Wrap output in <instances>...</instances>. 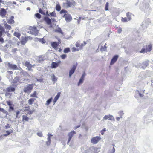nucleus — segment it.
Here are the masks:
<instances>
[{
	"label": "nucleus",
	"mask_w": 153,
	"mask_h": 153,
	"mask_svg": "<svg viewBox=\"0 0 153 153\" xmlns=\"http://www.w3.org/2000/svg\"><path fill=\"white\" fill-rule=\"evenodd\" d=\"M52 135L51 134H50L48 135V137L47 138L48 140L46 142V144L47 146H49L50 145L51 143V136H52Z\"/></svg>",
	"instance_id": "23"
},
{
	"label": "nucleus",
	"mask_w": 153,
	"mask_h": 153,
	"mask_svg": "<svg viewBox=\"0 0 153 153\" xmlns=\"http://www.w3.org/2000/svg\"><path fill=\"white\" fill-rule=\"evenodd\" d=\"M76 133L75 131H72L71 132H69L68 134V136H69V138L68 140V143H69L71 141L72 137Z\"/></svg>",
	"instance_id": "13"
},
{
	"label": "nucleus",
	"mask_w": 153,
	"mask_h": 153,
	"mask_svg": "<svg viewBox=\"0 0 153 153\" xmlns=\"http://www.w3.org/2000/svg\"><path fill=\"white\" fill-rule=\"evenodd\" d=\"M22 121H28L29 120V118L28 117H27V116L25 115H23L22 116Z\"/></svg>",
	"instance_id": "25"
},
{
	"label": "nucleus",
	"mask_w": 153,
	"mask_h": 153,
	"mask_svg": "<svg viewBox=\"0 0 153 153\" xmlns=\"http://www.w3.org/2000/svg\"><path fill=\"white\" fill-rule=\"evenodd\" d=\"M39 13L42 14H45V13L43 12V10L41 8L39 9Z\"/></svg>",
	"instance_id": "51"
},
{
	"label": "nucleus",
	"mask_w": 153,
	"mask_h": 153,
	"mask_svg": "<svg viewBox=\"0 0 153 153\" xmlns=\"http://www.w3.org/2000/svg\"><path fill=\"white\" fill-rule=\"evenodd\" d=\"M72 51L73 52H74L76 51H79V49H78V48H76L75 47H73L72 49Z\"/></svg>",
	"instance_id": "49"
},
{
	"label": "nucleus",
	"mask_w": 153,
	"mask_h": 153,
	"mask_svg": "<svg viewBox=\"0 0 153 153\" xmlns=\"http://www.w3.org/2000/svg\"><path fill=\"white\" fill-rule=\"evenodd\" d=\"M33 88V84H28L25 87L23 91L26 93H30L31 91Z\"/></svg>",
	"instance_id": "4"
},
{
	"label": "nucleus",
	"mask_w": 153,
	"mask_h": 153,
	"mask_svg": "<svg viewBox=\"0 0 153 153\" xmlns=\"http://www.w3.org/2000/svg\"><path fill=\"white\" fill-rule=\"evenodd\" d=\"M30 107L29 105H27L24 107V111H28L27 114H31L34 111V110H30Z\"/></svg>",
	"instance_id": "8"
},
{
	"label": "nucleus",
	"mask_w": 153,
	"mask_h": 153,
	"mask_svg": "<svg viewBox=\"0 0 153 153\" xmlns=\"http://www.w3.org/2000/svg\"><path fill=\"white\" fill-rule=\"evenodd\" d=\"M85 74L84 73L82 75V76L81 77L80 79V80L78 83V86L79 85L81 84L83 82L84 79V76H85Z\"/></svg>",
	"instance_id": "21"
},
{
	"label": "nucleus",
	"mask_w": 153,
	"mask_h": 153,
	"mask_svg": "<svg viewBox=\"0 0 153 153\" xmlns=\"http://www.w3.org/2000/svg\"><path fill=\"white\" fill-rule=\"evenodd\" d=\"M21 71L19 73L20 75L19 76H16L15 77L14 79L13 80V84H16L17 82L22 83H23L25 81H27L29 80L28 79H27L23 77L24 76V71L20 67Z\"/></svg>",
	"instance_id": "1"
},
{
	"label": "nucleus",
	"mask_w": 153,
	"mask_h": 153,
	"mask_svg": "<svg viewBox=\"0 0 153 153\" xmlns=\"http://www.w3.org/2000/svg\"><path fill=\"white\" fill-rule=\"evenodd\" d=\"M70 51V50L69 48H65L64 50V52L65 53H68Z\"/></svg>",
	"instance_id": "34"
},
{
	"label": "nucleus",
	"mask_w": 153,
	"mask_h": 153,
	"mask_svg": "<svg viewBox=\"0 0 153 153\" xmlns=\"http://www.w3.org/2000/svg\"><path fill=\"white\" fill-rule=\"evenodd\" d=\"M5 128H6L7 129L8 128H10V126L9 124H7V125L5 126Z\"/></svg>",
	"instance_id": "58"
},
{
	"label": "nucleus",
	"mask_w": 153,
	"mask_h": 153,
	"mask_svg": "<svg viewBox=\"0 0 153 153\" xmlns=\"http://www.w3.org/2000/svg\"><path fill=\"white\" fill-rule=\"evenodd\" d=\"M6 103L9 106H14V105L12 104V102L10 101H6Z\"/></svg>",
	"instance_id": "35"
},
{
	"label": "nucleus",
	"mask_w": 153,
	"mask_h": 153,
	"mask_svg": "<svg viewBox=\"0 0 153 153\" xmlns=\"http://www.w3.org/2000/svg\"><path fill=\"white\" fill-rule=\"evenodd\" d=\"M116 119H117V120L118 121H119V120H120V118L119 117H117L116 118Z\"/></svg>",
	"instance_id": "64"
},
{
	"label": "nucleus",
	"mask_w": 153,
	"mask_h": 153,
	"mask_svg": "<svg viewBox=\"0 0 153 153\" xmlns=\"http://www.w3.org/2000/svg\"><path fill=\"white\" fill-rule=\"evenodd\" d=\"M121 20L123 22H126L128 21V19L126 17L122 18Z\"/></svg>",
	"instance_id": "48"
},
{
	"label": "nucleus",
	"mask_w": 153,
	"mask_h": 153,
	"mask_svg": "<svg viewBox=\"0 0 153 153\" xmlns=\"http://www.w3.org/2000/svg\"><path fill=\"white\" fill-rule=\"evenodd\" d=\"M13 35L14 36L17 37L19 39L20 38V37L21 36L20 33L18 32H14V33H13Z\"/></svg>",
	"instance_id": "28"
},
{
	"label": "nucleus",
	"mask_w": 153,
	"mask_h": 153,
	"mask_svg": "<svg viewBox=\"0 0 153 153\" xmlns=\"http://www.w3.org/2000/svg\"><path fill=\"white\" fill-rule=\"evenodd\" d=\"M13 16H12L10 19L7 21V23L10 24H13L14 23V21L13 19Z\"/></svg>",
	"instance_id": "27"
},
{
	"label": "nucleus",
	"mask_w": 153,
	"mask_h": 153,
	"mask_svg": "<svg viewBox=\"0 0 153 153\" xmlns=\"http://www.w3.org/2000/svg\"><path fill=\"white\" fill-rule=\"evenodd\" d=\"M122 31V29L121 28H119L117 30V32L119 33H120Z\"/></svg>",
	"instance_id": "55"
},
{
	"label": "nucleus",
	"mask_w": 153,
	"mask_h": 153,
	"mask_svg": "<svg viewBox=\"0 0 153 153\" xmlns=\"http://www.w3.org/2000/svg\"><path fill=\"white\" fill-rule=\"evenodd\" d=\"M44 20L48 25H51L52 24L51 19L48 17H45L44 18Z\"/></svg>",
	"instance_id": "19"
},
{
	"label": "nucleus",
	"mask_w": 153,
	"mask_h": 153,
	"mask_svg": "<svg viewBox=\"0 0 153 153\" xmlns=\"http://www.w3.org/2000/svg\"><path fill=\"white\" fill-rule=\"evenodd\" d=\"M5 28L8 30H11V27L10 25L7 24V23L4 24Z\"/></svg>",
	"instance_id": "29"
},
{
	"label": "nucleus",
	"mask_w": 153,
	"mask_h": 153,
	"mask_svg": "<svg viewBox=\"0 0 153 153\" xmlns=\"http://www.w3.org/2000/svg\"><path fill=\"white\" fill-rule=\"evenodd\" d=\"M35 16L38 18L39 19L41 18V15L39 13H37L35 14Z\"/></svg>",
	"instance_id": "46"
},
{
	"label": "nucleus",
	"mask_w": 153,
	"mask_h": 153,
	"mask_svg": "<svg viewBox=\"0 0 153 153\" xmlns=\"http://www.w3.org/2000/svg\"><path fill=\"white\" fill-rule=\"evenodd\" d=\"M84 44L82 43H80L78 42H76L75 45L76 48H77L79 50H81L82 49L83 46L85 45L86 43L85 42H84Z\"/></svg>",
	"instance_id": "9"
},
{
	"label": "nucleus",
	"mask_w": 153,
	"mask_h": 153,
	"mask_svg": "<svg viewBox=\"0 0 153 153\" xmlns=\"http://www.w3.org/2000/svg\"><path fill=\"white\" fill-rule=\"evenodd\" d=\"M37 134L40 137H42V133L41 132H38L37 133Z\"/></svg>",
	"instance_id": "53"
},
{
	"label": "nucleus",
	"mask_w": 153,
	"mask_h": 153,
	"mask_svg": "<svg viewBox=\"0 0 153 153\" xmlns=\"http://www.w3.org/2000/svg\"><path fill=\"white\" fill-rule=\"evenodd\" d=\"M100 151L99 149L97 148H94V153H98Z\"/></svg>",
	"instance_id": "38"
},
{
	"label": "nucleus",
	"mask_w": 153,
	"mask_h": 153,
	"mask_svg": "<svg viewBox=\"0 0 153 153\" xmlns=\"http://www.w3.org/2000/svg\"><path fill=\"white\" fill-rule=\"evenodd\" d=\"M60 95V92H58L57 95L55 96V98L53 101V102L54 104L56 102L57 100L58 99Z\"/></svg>",
	"instance_id": "22"
},
{
	"label": "nucleus",
	"mask_w": 153,
	"mask_h": 153,
	"mask_svg": "<svg viewBox=\"0 0 153 153\" xmlns=\"http://www.w3.org/2000/svg\"><path fill=\"white\" fill-rule=\"evenodd\" d=\"M27 41V39L26 38L22 39L21 41V43L22 44L24 45L26 43Z\"/></svg>",
	"instance_id": "37"
},
{
	"label": "nucleus",
	"mask_w": 153,
	"mask_h": 153,
	"mask_svg": "<svg viewBox=\"0 0 153 153\" xmlns=\"http://www.w3.org/2000/svg\"><path fill=\"white\" fill-rule=\"evenodd\" d=\"M8 32H9V30L7 31L6 32H5V33H7V35L8 36H9V35H10V34H9V33H8Z\"/></svg>",
	"instance_id": "63"
},
{
	"label": "nucleus",
	"mask_w": 153,
	"mask_h": 153,
	"mask_svg": "<svg viewBox=\"0 0 153 153\" xmlns=\"http://www.w3.org/2000/svg\"><path fill=\"white\" fill-rule=\"evenodd\" d=\"M35 99L30 98L28 100V103L29 105H32L34 102Z\"/></svg>",
	"instance_id": "26"
},
{
	"label": "nucleus",
	"mask_w": 153,
	"mask_h": 153,
	"mask_svg": "<svg viewBox=\"0 0 153 153\" xmlns=\"http://www.w3.org/2000/svg\"><path fill=\"white\" fill-rule=\"evenodd\" d=\"M118 57V56L117 55H116L114 56L111 60L110 62V65H112L117 60Z\"/></svg>",
	"instance_id": "15"
},
{
	"label": "nucleus",
	"mask_w": 153,
	"mask_h": 153,
	"mask_svg": "<svg viewBox=\"0 0 153 153\" xmlns=\"http://www.w3.org/2000/svg\"><path fill=\"white\" fill-rule=\"evenodd\" d=\"M9 92H8L6 91V93L5 94V96L6 97H7L9 96V95H10L11 94L9 93Z\"/></svg>",
	"instance_id": "54"
},
{
	"label": "nucleus",
	"mask_w": 153,
	"mask_h": 153,
	"mask_svg": "<svg viewBox=\"0 0 153 153\" xmlns=\"http://www.w3.org/2000/svg\"><path fill=\"white\" fill-rule=\"evenodd\" d=\"M101 138L98 136L93 137L91 140V142L93 144H96L100 140Z\"/></svg>",
	"instance_id": "10"
},
{
	"label": "nucleus",
	"mask_w": 153,
	"mask_h": 153,
	"mask_svg": "<svg viewBox=\"0 0 153 153\" xmlns=\"http://www.w3.org/2000/svg\"><path fill=\"white\" fill-rule=\"evenodd\" d=\"M63 17L65 18V20L67 22H69L72 20V17L71 15L68 13L65 14Z\"/></svg>",
	"instance_id": "7"
},
{
	"label": "nucleus",
	"mask_w": 153,
	"mask_h": 153,
	"mask_svg": "<svg viewBox=\"0 0 153 153\" xmlns=\"http://www.w3.org/2000/svg\"><path fill=\"white\" fill-rule=\"evenodd\" d=\"M55 32L59 33L62 34L63 32L60 28L58 27L55 29L54 31Z\"/></svg>",
	"instance_id": "31"
},
{
	"label": "nucleus",
	"mask_w": 153,
	"mask_h": 153,
	"mask_svg": "<svg viewBox=\"0 0 153 153\" xmlns=\"http://www.w3.org/2000/svg\"><path fill=\"white\" fill-rule=\"evenodd\" d=\"M145 91L144 90L140 89V91H137L138 92L139 96L141 97H142L143 96V94L144 93Z\"/></svg>",
	"instance_id": "24"
},
{
	"label": "nucleus",
	"mask_w": 153,
	"mask_h": 153,
	"mask_svg": "<svg viewBox=\"0 0 153 153\" xmlns=\"http://www.w3.org/2000/svg\"><path fill=\"white\" fill-rule=\"evenodd\" d=\"M52 100V97H51V98H50L48 100H47V101H46V103L45 104L46 105H49L50 104V103L51 102Z\"/></svg>",
	"instance_id": "36"
},
{
	"label": "nucleus",
	"mask_w": 153,
	"mask_h": 153,
	"mask_svg": "<svg viewBox=\"0 0 153 153\" xmlns=\"http://www.w3.org/2000/svg\"><path fill=\"white\" fill-rule=\"evenodd\" d=\"M60 13L61 14H62L63 13H67L68 11L65 9H62L60 12Z\"/></svg>",
	"instance_id": "40"
},
{
	"label": "nucleus",
	"mask_w": 153,
	"mask_h": 153,
	"mask_svg": "<svg viewBox=\"0 0 153 153\" xmlns=\"http://www.w3.org/2000/svg\"><path fill=\"white\" fill-rule=\"evenodd\" d=\"M5 64L7 65L8 68L12 70H19L20 69V68H19L16 65L11 64L9 62H7Z\"/></svg>",
	"instance_id": "5"
},
{
	"label": "nucleus",
	"mask_w": 153,
	"mask_h": 153,
	"mask_svg": "<svg viewBox=\"0 0 153 153\" xmlns=\"http://www.w3.org/2000/svg\"><path fill=\"white\" fill-rule=\"evenodd\" d=\"M80 126V125H78V126H76L75 127V129H77V128L79 127Z\"/></svg>",
	"instance_id": "62"
},
{
	"label": "nucleus",
	"mask_w": 153,
	"mask_h": 153,
	"mask_svg": "<svg viewBox=\"0 0 153 153\" xmlns=\"http://www.w3.org/2000/svg\"><path fill=\"white\" fill-rule=\"evenodd\" d=\"M56 9L58 11H59L61 9V7L59 4H56Z\"/></svg>",
	"instance_id": "32"
},
{
	"label": "nucleus",
	"mask_w": 153,
	"mask_h": 153,
	"mask_svg": "<svg viewBox=\"0 0 153 153\" xmlns=\"http://www.w3.org/2000/svg\"><path fill=\"white\" fill-rule=\"evenodd\" d=\"M20 113V112L19 111H17L16 112V118L19 119L20 118V116L19 115V114Z\"/></svg>",
	"instance_id": "47"
},
{
	"label": "nucleus",
	"mask_w": 153,
	"mask_h": 153,
	"mask_svg": "<svg viewBox=\"0 0 153 153\" xmlns=\"http://www.w3.org/2000/svg\"><path fill=\"white\" fill-rule=\"evenodd\" d=\"M103 119L105 120L108 119L109 120H114V118L113 116L110 115H105L103 117Z\"/></svg>",
	"instance_id": "18"
},
{
	"label": "nucleus",
	"mask_w": 153,
	"mask_h": 153,
	"mask_svg": "<svg viewBox=\"0 0 153 153\" xmlns=\"http://www.w3.org/2000/svg\"><path fill=\"white\" fill-rule=\"evenodd\" d=\"M0 42L1 43H3L4 42V39L1 37H0Z\"/></svg>",
	"instance_id": "57"
},
{
	"label": "nucleus",
	"mask_w": 153,
	"mask_h": 153,
	"mask_svg": "<svg viewBox=\"0 0 153 153\" xmlns=\"http://www.w3.org/2000/svg\"><path fill=\"white\" fill-rule=\"evenodd\" d=\"M14 106H9V111L10 112L12 111H13L14 110V108L13 107Z\"/></svg>",
	"instance_id": "44"
},
{
	"label": "nucleus",
	"mask_w": 153,
	"mask_h": 153,
	"mask_svg": "<svg viewBox=\"0 0 153 153\" xmlns=\"http://www.w3.org/2000/svg\"><path fill=\"white\" fill-rule=\"evenodd\" d=\"M126 15L127 16V18L128 19V21L130 20L131 19V18L130 16L129 15V13H127L126 14Z\"/></svg>",
	"instance_id": "41"
},
{
	"label": "nucleus",
	"mask_w": 153,
	"mask_h": 153,
	"mask_svg": "<svg viewBox=\"0 0 153 153\" xmlns=\"http://www.w3.org/2000/svg\"><path fill=\"white\" fill-rule=\"evenodd\" d=\"M1 31H0V37H1L3 34V33H5L4 29L3 27H1L0 28Z\"/></svg>",
	"instance_id": "30"
},
{
	"label": "nucleus",
	"mask_w": 153,
	"mask_h": 153,
	"mask_svg": "<svg viewBox=\"0 0 153 153\" xmlns=\"http://www.w3.org/2000/svg\"><path fill=\"white\" fill-rule=\"evenodd\" d=\"M6 132V134L4 135V136H6L10 134V133H12L13 132V130H10V131H7Z\"/></svg>",
	"instance_id": "39"
},
{
	"label": "nucleus",
	"mask_w": 153,
	"mask_h": 153,
	"mask_svg": "<svg viewBox=\"0 0 153 153\" xmlns=\"http://www.w3.org/2000/svg\"><path fill=\"white\" fill-rule=\"evenodd\" d=\"M109 6V4L108 2H107L105 4V11L108 10V7Z\"/></svg>",
	"instance_id": "45"
},
{
	"label": "nucleus",
	"mask_w": 153,
	"mask_h": 153,
	"mask_svg": "<svg viewBox=\"0 0 153 153\" xmlns=\"http://www.w3.org/2000/svg\"><path fill=\"white\" fill-rule=\"evenodd\" d=\"M29 29L30 33L32 35H38L39 33V31L36 27H30Z\"/></svg>",
	"instance_id": "6"
},
{
	"label": "nucleus",
	"mask_w": 153,
	"mask_h": 153,
	"mask_svg": "<svg viewBox=\"0 0 153 153\" xmlns=\"http://www.w3.org/2000/svg\"><path fill=\"white\" fill-rule=\"evenodd\" d=\"M6 14V11L4 8H2L0 11V15L3 18L4 17Z\"/></svg>",
	"instance_id": "17"
},
{
	"label": "nucleus",
	"mask_w": 153,
	"mask_h": 153,
	"mask_svg": "<svg viewBox=\"0 0 153 153\" xmlns=\"http://www.w3.org/2000/svg\"><path fill=\"white\" fill-rule=\"evenodd\" d=\"M76 67V66L74 65L73 66L72 68L70 70L69 73V76L70 77H71V76L75 71Z\"/></svg>",
	"instance_id": "14"
},
{
	"label": "nucleus",
	"mask_w": 153,
	"mask_h": 153,
	"mask_svg": "<svg viewBox=\"0 0 153 153\" xmlns=\"http://www.w3.org/2000/svg\"><path fill=\"white\" fill-rule=\"evenodd\" d=\"M8 73L10 74H13V72L12 71H8Z\"/></svg>",
	"instance_id": "60"
},
{
	"label": "nucleus",
	"mask_w": 153,
	"mask_h": 153,
	"mask_svg": "<svg viewBox=\"0 0 153 153\" xmlns=\"http://www.w3.org/2000/svg\"><path fill=\"white\" fill-rule=\"evenodd\" d=\"M15 90V89L14 87L11 86L8 87L6 88V91L8 92H14Z\"/></svg>",
	"instance_id": "20"
},
{
	"label": "nucleus",
	"mask_w": 153,
	"mask_h": 153,
	"mask_svg": "<svg viewBox=\"0 0 153 153\" xmlns=\"http://www.w3.org/2000/svg\"><path fill=\"white\" fill-rule=\"evenodd\" d=\"M106 131L105 128H104L101 131V132L102 135H103L104 134V133L105 131Z\"/></svg>",
	"instance_id": "56"
},
{
	"label": "nucleus",
	"mask_w": 153,
	"mask_h": 153,
	"mask_svg": "<svg viewBox=\"0 0 153 153\" xmlns=\"http://www.w3.org/2000/svg\"><path fill=\"white\" fill-rule=\"evenodd\" d=\"M61 58L63 59H65L67 57V55L66 54H63L61 55Z\"/></svg>",
	"instance_id": "50"
},
{
	"label": "nucleus",
	"mask_w": 153,
	"mask_h": 153,
	"mask_svg": "<svg viewBox=\"0 0 153 153\" xmlns=\"http://www.w3.org/2000/svg\"><path fill=\"white\" fill-rule=\"evenodd\" d=\"M152 45L150 44L148 45H146L145 46L143 47L141 51H140V53H144L145 52H150L152 50Z\"/></svg>",
	"instance_id": "3"
},
{
	"label": "nucleus",
	"mask_w": 153,
	"mask_h": 153,
	"mask_svg": "<svg viewBox=\"0 0 153 153\" xmlns=\"http://www.w3.org/2000/svg\"><path fill=\"white\" fill-rule=\"evenodd\" d=\"M50 14L52 16L56 17V14L55 11L50 13Z\"/></svg>",
	"instance_id": "43"
},
{
	"label": "nucleus",
	"mask_w": 153,
	"mask_h": 153,
	"mask_svg": "<svg viewBox=\"0 0 153 153\" xmlns=\"http://www.w3.org/2000/svg\"><path fill=\"white\" fill-rule=\"evenodd\" d=\"M25 65L28 68V70L33 71V70L32 69V68L34 65H33L30 64V62L26 61L25 63Z\"/></svg>",
	"instance_id": "12"
},
{
	"label": "nucleus",
	"mask_w": 153,
	"mask_h": 153,
	"mask_svg": "<svg viewBox=\"0 0 153 153\" xmlns=\"http://www.w3.org/2000/svg\"><path fill=\"white\" fill-rule=\"evenodd\" d=\"M60 43V42H53L51 43V45L52 47L55 50H57L58 49V47Z\"/></svg>",
	"instance_id": "11"
},
{
	"label": "nucleus",
	"mask_w": 153,
	"mask_h": 153,
	"mask_svg": "<svg viewBox=\"0 0 153 153\" xmlns=\"http://www.w3.org/2000/svg\"><path fill=\"white\" fill-rule=\"evenodd\" d=\"M106 44H105L104 47L102 46L101 48V50L104 51H106L107 49Z\"/></svg>",
	"instance_id": "42"
},
{
	"label": "nucleus",
	"mask_w": 153,
	"mask_h": 153,
	"mask_svg": "<svg viewBox=\"0 0 153 153\" xmlns=\"http://www.w3.org/2000/svg\"><path fill=\"white\" fill-rule=\"evenodd\" d=\"M113 146H114V147H113V149H112V150H113V153H114L115 151V149L114 148V145H113Z\"/></svg>",
	"instance_id": "61"
},
{
	"label": "nucleus",
	"mask_w": 153,
	"mask_h": 153,
	"mask_svg": "<svg viewBox=\"0 0 153 153\" xmlns=\"http://www.w3.org/2000/svg\"><path fill=\"white\" fill-rule=\"evenodd\" d=\"M85 17L83 18L82 17H80L79 18V19H78V21H80L81 20H85Z\"/></svg>",
	"instance_id": "52"
},
{
	"label": "nucleus",
	"mask_w": 153,
	"mask_h": 153,
	"mask_svg": "<svg viewBox=\"0 0 153 153\" xmlns=\"http://www.w3.org/2000/svg\"><path fill=\"white\" fill-rule=\"evenodd\" d=\"M60 63V62H53L52 63L51 66V68H56L57 67L59 64Z\"/></svg>",
	"instance_id": "16"
},
{
	"label": "nucleus",
	"mask_w": 153,
	"mask_h": 153,
	"mask_svg": "<svg viewBox=\"0 0 153 153\" xmlns=\"http://www.w3.org/2000/svg\"><path fill=\"white\" fill-rule=\"evenodd\" d=\"M37 93L36 91H35L33 94H31L30 95V96L31 97L37 98Z\"/></svg>",
	"instance_id": "33"
},
{
	"label": "nucleus",
	"mask_w": 153,
	"mask_h": 153,
	"mask_svg": "<svg viewBox=\"0 0 153 153\" xmlns=\"http://www.w3.org/2000/svg\"><path fill=\"white\" fill-rule=\"evenodd\" d=\"M76 5V3L73 0H66V2L63 3V7L66 8H68L72 7L75 6Z\"/></svg>",
	"instance_id": "2"
},
{
	"label": "nucleus",
	"mask_w": 153,
	"mask_h": 153,
	"mask_svg": "<svg viewBox=\"0 0 153 153\" xmlns=\"http://www.w3.org/2000/svg\"><path fill=\"white\" fill-rule=\"evenodd\" d=\"M41 41L42 43H45L46 42L43 39H42Z\"/></svg>",
	"instance_id": "59"
}]
</instances>
